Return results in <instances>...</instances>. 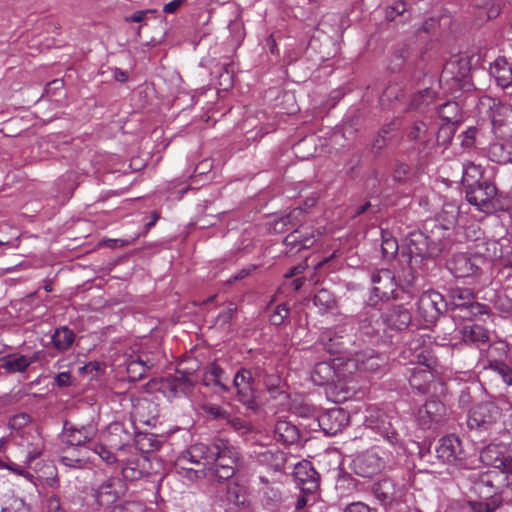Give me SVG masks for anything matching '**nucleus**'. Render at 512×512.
<instances>
[{
	"mask_svg": "<svg viewBox=\"0 0 512 512\" xmlns=\"http://www.w3.org/2000/svg\"><path fill=\"white\" fill-rule=\"evenodd\" d=\"M239 452L227 440L217 439L211 445L196 443L183 451L176 459L178 474L196 481L230 479L236 471Z\"/></svg>",
	"mask_w": 512,
	"mask_h": 512,
	"instance_id": "obj_1",
	"label": "nucleus"
},
{
	"mask_svg": "<svg viewBox=\"0 0 512 512\" xmlns=\"http://www.w3.org/2000/svg\"><path fill=\"white\" fill-rule=\"evenodd\" d=\"M401 357L408 361L412 367L408 368L410 386L425 393L434 380V371L437 361L426 345V339L423 335L415 337L409 347L402 351Z\"/></svg>",
	"mask_w": 512,
	"mask_h": 512,
	"instance_id": "obj_2",
	"label": "nucleus"
},
{
	"mask_svg": "<svg viewBox=\"0 0 512 512\" xmlns=\"http://www.w3.org/2000/svg\"><path fill=\"white\" fill-rule=\"evenodd\" d=\"M347 328L345 326H337L334 328L324 329L320 336L319 342L324 349L330 354L347 353L351 356L348 359V366L355 367L359 371H375L381 366V359L375 355L372 350L356 351L346 347Z\"/></svg>",
	"mask_w": 512,
	"mask_h": 512,
	"instance_id": "obj_3",
	"label": "nucleus"
},
{
	"mask_svg": "<svg viewBox=\"0 0 512 512\" xmlns=\"http://www.w3.org/2000/svg\"><path fill=\"white\" fill-rule=\"evenodd\" d=\"M470 69L467 57L456 56L446 62L440 76L441 85L447 87L454 98L465 102L467 106L475 104L480 97L471 82Z\"/></svg>",
	"mask_w": 512,
	"mask_h": 512,
	"instance_id": "obj_4",
	"label": "nucleus"
},
{
	"mask_svg": "<svg viewBox=\"0 0 512 512\" xmlns=\"http://www.w3.org/2000/svg\"><path fill=\"white\" fill-rule=\"evenodd\" d=\"M467 425L478 431H497L502 437L512 441V414L503 415L494 402H481L468 412Z\"/></svg>",
	"mask_w": 512,
	"mask_h": 512,
	"instance_id": "obj_5",
	"label": "nucleus"
},
{
	"mask_svg": "<svg viewBox=\"0 0 512 512\" xmlns=\"http://www.w3.org/2000/svg\"><path fill=\"white\" fill-rule=\"evenodd\" d=\"M412 317L409 309L402 305L393 306L381 315L377 312L370 313L369 316L360 321V333L372 338L380 335L381 332L391 337L390 332L402 331L411 323Z\"/></svg>",
	"mask_w": 512,
	"mask_h": 512,
	"instance_id": "obj_6",
	"label": "nucleus"
},
{
	"mask_svg": "<svg viewBox=\"0 0 512 512\" xmlns=\"http://www.w3.org/2000/svg\"><path fill=\"white\" fill-rule=\"evenodd\" d=\"M476 253V256L463 252L453 254L446 262L447 269L456 278L471 277L479 274L484 259L493 261L501 257L499 243L495 240L478 244Z\"/></svg>",
	"mask_w": 512,
	"mask_h": 512,
	"instance_id": "obj_7",
	"label": "nucleus"
},
{
	"mask_svg": "<svg viewBox=\"0 0 512 512\" xmlns=\"http://www.w3.org/2000/svg\"><path fill=\"white\" fill-rule=\"evenodd\" d=\"M304 210L301 207L292 209L287 215L282 216L273 224L276 233L292 230L284 239V244L289 252H298L301 249L310 248L316 241L315 234L309 227L301 224Z\"/></svg>",
	"mask_w": 512,
	"mask_h": 512,
	"instance_id": "obj_8",
	"label": "nucleus"
},
{
	"mask_svg": "<svg viewBox=\"0 0 512 512\" xmlns=\"http://www.w3.org/2000/svg\"><path fill=\"white\" fill-rule=\"evenodd\" d=\"M481 117H489L493 133L500 138L512 137V105L483 95L475 103Z\"/></svg>",
	"mask_w": 512,
	"mask_h": 512,
	"instance_id": "obj_9",
	"label": "nucleus"
},
{
	"mask_svg": "<svg viewBox=\"0 0 512 512\" xmlns=\"http://www.w3.org/2000/svg\"><path fill=\"white\" fill-rule=\"evenodd\" d=\"M434 102V91L425 89L413 96L409 109L420 112L434 111V116L442 123L458 125L462 122V108L459 102L447 101L441 105H436Z\"/></svg>",
	"mask_w": 512,
	"mask_h": 512,
	"instance_id": "obj_10",
	"label": "nucleus"
},
{
	"mask_svg": "<svg viewBox=\"0 0 512 512\" xmlns=\"http://www.w3.org/2000/svg\"><path fill=\"white\" fill-rule=\"evenodd\" d=\"M364 425L381 436L397 454L404 450L402 440L392 423V418L383 410L375 406H369L365 411Z\"/></svg>",
	"mask_w": 512,
	"mask_h": 512,
	"instance_id": "obj_11",
	"label": "nucleus"
},
{
	"mask_svg": "<svg viewBox=\"0 0 512 512\" xmlns=\"http://www.w3.org/2000/svg\"><path fill=\"white\" fill-rule=\"evenodd\" d=\"M469 488L481 498H489L498 492L502 484V476L497 470H470L465 475Z\"/></svg>",
	"mask_w": 512,
	"mask_h": 512,
	"instance_id": "obj_12",
	"label": "nucleus"
},
{
	"mask_svg": "<svg viewBox=\"0 0 512 512\" xmlns=\"http://www.w3.org/2000/svg\"><path fill=\"white\" fill-rule=\"evenodd\" d=\"M458 216V206L454 203H445L436 218L425 224L426 230L432 233V240L442 241L448 238L456 226Z\"/></svg>",
	"mask_w": 512,
	"mask_h": 512,
	"instance_id": "obj_13",
	"label": "nucleus"
},
{
	"mask_svg": "<svg viewBox=\"0 0 512 512\" xmlns=\"http://www.w3.org/2000/svg\"><path fill=\"white\" fill-rule=\"evenodd\" d=\"M496 195V186L487 181L477 183L466 191L467 201L475 206L478 211L485 214H490L496 210Z\"/></svg>",
	"mask_w": 512,
	"mask_h": 512,
	"instance_id": "obj_14",
	"label": "nucleus"
},
{
	"mask_svg": "<svg viewBox=\"0 0 512 512\" xmlns=\"http://www.w3.org/2000/svg\"><path fill=\"white\" fill-rule=\"evenodd\" d=\"M371 281L373 284L369 301L375 305L377 300L397 298V283L392 271L382 269L372 274Z\"/></svg>",
	"mask_w": 512,
	"mask_h": 512,
	"instance_id": "obj_15",
	"label": "nucleus"
},
{
	"mask_svg": "<svg viewBox=\"0 0 512 512\" xmlns=\"http://www.w3.org/2000/svg\"><path fill=\"white\" fill-rule=\"evenodd\" d=\"M447 303L442 294L435 290H428L419 297L417 302L418 313L424 322L434 323L446 310Z\"/></svg>",
	"mask_w": 512,
	"mask_h": 512,
	"instance_id": "obj_16",
	"label": "nucleus"
},
{
	"mask_svg": "<svg viewBox=\"0 0 512 512\" xmlns=\"http://www.w3.org/2000/svg\"><path fill=\"white\" fill-rule=\"evenodd\" d=\"M233 385L237 400L247 409L256 410L258 406L252 372L248 369H240L233 378Z\"/></svg>",
	"mask_w": 512,
	"mask_h": 512,
	"instance_id": "obj_17",
	"label": "nucleus"
},
{
	"mask_svg": "<svg viewBox=\"0 0 512 512\" xmlns=\"http://www.w3.org/2000/svg\"><path fill=\"white\" fill-rule=\"evenodd\" d=\"M349 413L341 408L334 407L326 410L318 417V424L326 435H336L349 423Z\"/></svg>",
	"mask_w": 512,
	"mask_h": 512,
	"instance_id": "obj_18",
	"label": "nucleus"
},
{
	"mask_svg": "<svg viewBox=\"0 0 512 512\" xmlns=\"http://www.w3.org/2000/svg\"><path fill=\"white\" fill-rule=\"evenodd\" d=\"M385 460L376 450H367L353 460V468L361 477H372L384 468Z\"/></svg>",
	"mask_w": 512,
	"mask_h": 512,
	"instance_id": "obj_19",
	"label": "nucleus"
},
{
	"mask_svg": "<svg viewBox=\"0 0 512 512\" xmlns=\"http://www.w3.org/2000/svg\"><path fill=\"white\" fill-rule=\"evenodd\" d=\"M445 413V406L437 399H429L421 406L416 415V422L422 429L433 428L438 424Z\"/></svg>",
	"mask_w": 512,
	"mask_h": 512,
	"instance_id": "obj_20",
	"label": "nucleus"
},
{
	"mask_svg": "<svg viewBox=\"0 0 512 512\" xmlns=\"http://www.w3.org/2000/svg\"><path fill=\"white\" fill-rule=\"evenodd\" d=\"M97 434V427L93 423L81 426L64 425L63 438L68 446L86 447L85 444L91 441Z\"/></svg>",
	"mask_w": 512,
	"mask_h": 512,
	"instance_id": "obj_21",
	"label": "nucleus"
},
{
	"mask_svg": "<svg viewBox=\"0 0 512 512\" xmlns=\"http://www.w3.org/2000/svg\"><path fill=\"white\" fill-rule=\"evenodd\" d=\"M294 466L293 475L296 483L305 492H315L318 488V474L309 461H301Z\"/></svg>",
	"mask_w": 512,
	"mask_h": 512,
	"instance_id": "obj_22",
	"label": "nucleus"
},
{
	"mask_svg": "<svg viewBox=\"0 0 512 512\" xmlns=\"http://www.w3.org/2000/svg\"><path fill=\"white\" fill-rule=\"evenodd\" d=\"M41 354V351H35L30 355L10 354L1 360L0 367L10 374L23 373L31 364L39 361Z\"/></svg>",
	"mask_w": 512,
	"mask_h": 512,
	"instance_id": "obj_23",
	"label": "nucleus"
},
{
	"mask_svg": "<svg viewBox=\"0 0 512 512\" xmlns=\"http://www.w3.org/2000/svg\"><path fill=\"white\" fill-rule=\"evenodd\" d=\"M461 453V441L455 435L442 437L436 446L437 457L446 463L460 461Z\"/></svg>",
	"mask_w": 512,
	"mask_h": 512,
	"instance_id": "obj_24",
	"label": "nucleus"
},
{
	"mask_svg": "<svg viewBox=\"0 0 512 512\" xmlns=\"http://www.w3.org/2000/svg\"><path fill=\"white\" fill-rule=\"evenodd\" d=\"M432 234L430 236L425 235L419 231H413L406 237V246L411 256L427 257L433 253L430 251V243L440 242L439 240H432Z\"/></svg>",
	"mask_w": 512,
	"mask_h": 512,
	"instance_id": "obj_25",
	"label": "nucleus"
},
{
	"mask_svg": "<svg viewBox=\"0 0 512 512\" xmlns=\"http://www.w3.org/2000/svg\"><path fill=\"white\" fill-rule=\"evenodd\" d=\"M436 128L437 126L432 121H417L410 127L408 137L418 141L424 147L432 149L434 147Z\"/></svg>",
	"mask_w": 512,
	"mask_h": 512,
	"instance_id": "obj_26",
	"label": "nucleus"
},
{
	"mask_svg": "<svg viewBox=\"0 0 512 512\" xmlns=\"http://www.w3.org/2000/svg\"><path fill=\"white\" fill-rule=\"evenodd\" d=\"M59 461L68 468L83 469L91 462L90 448L69 446L64 450Z\"/></svg>",
	"mask_w": 512,
	"mask_h": 512,
	"instance_id": "obj_27",
	"label": "nucleus"
},
{
	"mask_svg": "<svg viewBox=\"0 0 512 512\" xmlns=\"http://www.w3.org/2000/svg\"><path fill=\"white\" fill-rule=\"evenodd\" d=\"M19 446L25 451L27 464L38 458L44 449V442L36 431H25L21 435Z\"/></svg>",
	"mask_w": 512,
	"mask_h": 512,
	"instance_id": "obj_28",
	"label": "nucleus"
},
{
	"mask_svg": "<svg viewBox=\"0 0 512 512\" xmlns=\"http://www.w3.org/2000/svg\"><path fill=\"white\" fill-rule=\"evenodd\" d=\"M120 486V481L115 478H109L104 481L96 490V499L101 506L108 507L114 504L120 495L117 489Z\"/></svg>",
	"mask_w": 512,
	"mask_h": 512,
	"instance_id": "obj_29",
	"label": "nucleus"
},
{
	"mask_svg": "<svg viewBox=\"0 0 512 512\" xmlns=\"http://www.w3.org/2000/svg\"><path fill=\"white\" fill-rule=\"evenodd\" d=\"M258 462L269 470L280 472L285 469L287 458L284 452L273 448L260 452Z\"/></svg>",
	"mask_w": 512,
	"mask_h": 512,
	"instance_id": "obj_30",
	"label": "nucleus"
},
{
	"mask_svg": "<svg viewBox=\"0 0 512 512\" xmlns=\"http://www.w3.org/2000/svg\"><path fill=\"white\" fill-rule=\"evenodd\" d=\"M488 158L498 164L512 162V139L497 140L488 148Z\"/></svg>",
	"mask_w": 512,
	"mask_h": 512,
	"instance_id": "obj_31",
	"label": "nucleus"
},
{
	"mask_svg": "<svg viewBox=\"0 0 512 512\" xmlns=\"http://www.w3.org/2000/svg\"><path fill=\"white\" fill-rule=\"evenodd\" d=\"M490 75L498 86L506 88L512 84V68L505 58H497L490 66Z\"/></svg>",
	"mask_w": 512,
	"mask_h": 512,
	"instance_id": "obj_32",
	"label": "nucleus"
},
{
	"mask_svg": "<svg viewBox=\"0 0 512 512\" xmlns=\"http://www.w3.org/2000/svg\"><path fill=\"white\" fill-rule=\"evenodd\" d=\"M459 333L466 344L475 345L477 347L489 341L488 330L478 324L464 325L459 330Z\"/></svg>",
	"mask_w": 512,
	"mask_h": 512,
	"instance_id": "obj_33",
	"label": "nucleus"
},
{
	"mask_svg": "<svg viewBox=\"0 0 512 512\" xmlns=\"http://www.w3.org/2000/svg\"><path fill=\"white\" fill-rule=\"evenodd\" d=\"M504 447L498 444H489L484 447L479 455L480 461L487 465L491 466L497 470L500 465H504Z\"/></svg>",
	"mask_w": 512,
	"mask_h": 512,
	"instance_id": "obj_34",
	"label": "nucleus"
},
{
	"mask_svg": "<svg viewBox=\"0 0 512 512\" xmlns=\"http://www.w3.org/2000/svg\"><path fill=\"white\" fill-rule=\"evenodd\" d=\"M224 375V370L217 363H211L204 370L202 379L203 384L206 386H218L221 389L226 390V378Z\"/></svg>",
	"mask_w": 512,
	"mask_h": 512,
	"instance_id": "obj_35",
	"label": "nucleus"
},
{
	"mask_svg": "<svg viewBox=\"0 0 512 512\" xmlns=\"http://www.w3.org/2000/svg\"><path fill=\"white\" fill-rule=\"evenodd\" d=\"M274 433L277 440L284 444H291L298 439V430L296 426L284 420L276 422Z\"/></svg>",
	"mask_w": 512,
	"mask_h": 512,
	"instance_id": "obj_36",
	"label": "nucleus"
},
{
	"mask_svg": "<svg viewBox=\"0 0 512 512\" xmlns=\"http://www.w3.org/2000/svg\"><path fill=\"white\" fill-rule=\"evenodd\" d=\"M75 340L74 332L66 326L57 328L52 335V343L59 351L68 350Z\"/></svg>",
	"mask_w": 512,
	"mask_h": 512,
	"instance_id": "obj_37",
	"label": "nucleus"
},
{
	"mask_svg": "<svg viewBox=\"0 0 512 512\" xmlns=\"http://www.w3.org/2000/svg\"><path fill=\"white\" fill-rule=\"evenodd\" d=\"M334 368L328 361H322L315 365L311 372V380L316 385H324L333 379Z\"/></svg>",
	"mask_w": 512,
	"mask_h": 512,
	"instance_id": "obj_38",
	"label": "nucleus"
},
{
	"mask_svg": "<svg viewBox=\"0 0 512 512\" xmlns=\"http://www.w3.org/2000/svg\"><path fill=\"white\" fill-rule=\"evenodd\" d=\"M437 126L434 136V146H440L444 149L448 147L456 131V125L434 122Z\"/></svg>",
	"mask_w": 512,
	"mask_h": 512,
	"instance_id": "obj_39",
	"label": "nucleus"
},
{
	"mask_svg": "<svg viewBox=\"0 0 512 512\" xmlns=\"http://www.w3.org/2000/svg\"><path fill=\"white\" fill-rule=\"evenodd\" d=\"M472 5L480 9L483 19H493L500 14L501 0H472Z\"/></svg>",
	"mask_w": 512,
	"mask_h": 512,
	"instance_id": "obj_40",
	"label": "nucleus"
},
{
	"mask_svg": "<svg viewBox=\"0 0 512 512\" xmlns=\"http://www.w3.org/2000/svg\"><path fill=\"white\" fill-rule=\"evenodd\" d=\"M460 317L469 320H485L484 317H490V308L485 304L473 301L465 306V308H462Z\"/></svg>",
	"mask_w": 512,
	"mask_h": 512,
	"instance_id": "obj_41",
	"label": "nucleus"
},
{
	"mask_svg": "<svg viewBox=\"0 0 512 512\" xmlns=\"http://www.w3.org/2000/svg\"><path fill=\"white\" fill-rule=\"evenodd\" d=\"M449 295L453 308L459 309L460 311L474 301V294L468 288H453L450 290Z\"/></svg>",
	"mask_w": 512,
	"mask_h": 512,
	"instance_id": "obj_42",
	"label": "nucleus"
},
{
	"mask_svg": "<svg viewBox=\"0 0 512 512\" xmlns=\"http://www.w3.org/2000/svg\"><path fill=\"white\" fill-rule=\"evenodd\" d=\"M482 173L480 165H476L472 161H465L462 164V183L467 187L474 186V183L481 178Z\"/></svg>",
	"mask_w": 512,
	"mask_h": 512,
	"instance_id": "obj_43",
	"label": "nucleus"
},
{
	"mask_svg": "<svg viewBox=\"0 0 512 512\" xmlns=\"http://www.w3.org/2000/svg\"><path fill=\"white\" fill-rule=\"evenodd\" d=\"M478 134L479 129L475 126H470L460 133L458 138L461 148L466 152H471L476 147Z\"/></svg>",
	"mask_w": 512,
	"mask_h": 512,
	"instance_id": "obj_44",
	"label": "nucleus"
},
{
	"mask_svg": "<svg viewBox=\"0 0 512 512\" xmlns=\"http://www.w3.org/2000/svg\"><path fill=\"white\" fill-rule=\"evenodd\" d=\"M226 500L235 505L240 506L245 503V489L235 482L227 484L226 488Z\"/></svg>",
	"mask_w": 512,
	"mask_h": 512,
	"instance_id": "obj_45",
	"label": "nucleus"
},
{
	"mask_svg": "<svg viewBox=\"0 0 512 512\" xmlns=\"http://www.w3.org/2000/svg\"><path fill=\"white\" fill-rule=\"evenodd\" d=\"M313 301L314 304L322 311H326L335 305V298L327 289L319 290L315 294Z\"/></svg>",
	"mask_w": 512,
	"mask_h": 512,
	"instance_id": "obj_46",
	"label": "nucleus"
},
{
	"mask_svg": "<svg viewBox=\"0 0 512 512\" xmlns=\"http://www.w3.org/2000/svg\"><path fill=\"white\" fill-rule=\"evenodd\" d=\"M398 251L397 240L389 233L382 231V252L385 257H393Z\"/></svg>",
	"mask_w": 512,
	"mask_h": 512,
	"instance_id": "obj_47",
	"label": "nucleus"
},
{
	"mask_svg": "<svg viewBox=\"0 0 512 512\" xmlns=\"http://www.w3.org/2000/svg\"><path fill=\"white\" fill-rule=\"evenodd\" d=\"M90 453L97 455L107 465L115 464L118 461L117 456L103 444L95 445L90 449Z\"/></svg>",
	"mask_w": 512,
	"mask_h": 512,
	"instance_id": "obj_48",
	"label": "nucleus"
},
{
	"mask_svg": "<svg viewBox=\"0 0 512 512\" xmlns=\"http://www.w3.org/2000/svg\"><path fill=\"white\" fill-rule=\"evenodd\" d=\"M147 366L145 362L137 357L136 359H132L127 364V372L133 379H140L143 377L146 372Z\"/></svg>",
	"mask_w": 512,
	"mask_h": 512,
	"instance_id": "obj_49",
	"label": "nucleus"
},
{
	"mask_svg": "<svg viewBox=\"0 0 512 512\" xmlns=\"http://www.w3.org/2000/svg\"><path fill=\"white\" fill-rule=\"evenodd\" d=\"M491 368L495 371L502 379V381L512 386V368L504 362L496 361L491 364Z\"/></svg>",
	"mask_w": 512,
	"mask_h": 512,
	"instance_id": "obj_50",
	"label": "nucleus"
},
{
	"mask_svg": "<svg viewBox=\"0 0 512 512\" xmlns=\"http://www.w3.org/2000/svg\"><path fill=\"white\" fill-rule=\"evenodd\" d=\"M407 10V4L403 1H396L386 8L385 17L389 21H393L397 16L402 15Z\"/></svg>",
	"mask_w": 512,
	"mask_h": 512,
	"instance_id": "obj_51",
	"label": "nucleus"
},
{
	"mask_svg": "<svg viewBox=\"0 0 512 512\" xmlns=\"http://www.w3.org/2000/svg\"><path fill=\"white\" fill-rule=\"evenodd\" d=\"M227 422L229 425L240 434H247L252 430V426L246 420L239 417H229L227 418Z\"/></svg>",
	"mask_w": 512,
	"mask_h": 512,
	"instance_id": "obj_52",
	"label": "nucleus"
},
{
	"mask_svg": "<svg viewBox=\"0 0 512 512\" xmlns=\"http://www.w3.org/2000/svg\"><path fill=\"white\" fill-rule=\"evenodd\" d=\"M289 314V309L285 304H279L275 311L270 315V322L273 325H281Z\"/></svg>",
	"mask_w": 512,
	"mask_h": 512,
	"instance_id": "obj_53",
	"label": "nucleus"
},
{
	"mask_svg": "<svg viewBox=\"0 0 512 512\" xmlns=\"http://www.w3.org/2000/svg\"><path fill=\"white\" fill-rule=\"evenodd\" d=\"M122 474L124 478L129 480L137 479L141 476L142 472L141 470L137 469L136 464L133 461H128L123 467H122Z\"/></svg>",
	"mask_w": 512,
	"mask_h": 512,
	"instance_id": "obj_54",
	"label": "nucleus"
},
{
	"mask_svg": "<svg viewBox=\"0 0 512 512\" xmlns=\"http://www.w3.org/2000/svg\"><path fill=\"white\" fill-rule=\"evenodd\" d=\"M29 421L30 417L25 413H21L10 419L9 426L12 430H19L24 428L29 423Z\"/></svg>",
	"mask_w": 512,
	"mask_h": 512,
	"instance_id": "obj_55",
	"label": "nucleus"
},
{
	"mask_svg": "<svg viewBox=\"0 0 512 512\" xmlns=\"http://www.w3.org/2000/svg\"><path fill=\"white\" fill-rule=\"evenodd\" d=\"M205 411L214 418L225 419L229 417V414L221 407L215 404H209L205 406Z\"/></svg>",
	"mask_w": 512,
	"mask_h": 512,
	"instance_id": "obj_56",
	"label": "nucleus"
},
{
	"mask_svg": "<svg viewBox=\"0 0 512 512\" xmlns=\"http://www.w3.org/2000/svg\"><path fill=\"white\" fill-rule=\"evenodd\" d=\"M54 383L58 387H68L71 385V373L69 371L58 373L54 377Z\"/></svg>",
	"mask_w": 512,
	"mask_h": 512,
	"instance_id": "obj_57",
	"label": "nucleus"
},
{
	"mask_svg": "<svg viewBox=\"0 0 512 512\" xmlns=\"http://www.w3.org/2000/svg\"><path fill=\"white\" fill-rule=\"evenodd\" d=\"M236 310L237 307L234 304H229L228 307L219 314L218 320L224 324L229 323Z\"/></svg>",
	"mask_w": 512,
	"mask_h": 512,
	"instance_id": "obj_58",
	"label": "nucleus"
},
{
	"mask_svg": "<svg viewBox=\"0 0 512 512\" xmlns=\"http://www.w3.org/2000/svg\"><path fill=\"white\" fill-rule=\"evenodd\" d=\"M344 512H375L362 502H354L348 505Z\"/></svg>",
	"mask_w": 512,
	"mask_h": 512,
	"instance_id": "obj_59",
	"label": "nucleus"
},
{
	"mask_svg": "<svg viewBox=\"0 0 512 512\" xmlns=\"http://www.w3.org/2000/svg\"><path fill=\"white\" fill-rule=\"evenodd\" d=\"M504 465H500L497 472L501 473L502 481L505 479V475H512V457H505L503 460Z\"/></svg>",
	"mask_w": 512,
	"mask_h": 512,
	"instance_id": "obj_60",
	"label": "nucleus"
},
{
	"mask_svg": "<svg viewBox=\"0 0 512 512\" xmlns=\"http://www.w3.org/2000/svg\"><path fill=\"white\" fill-rule=\"evenodd\" d=\"M2 469H8V470L14 472L15 474L21 475L25 478L32 477V475L28 471H26L25 469L21 468L20 466H18L17 464H15L13 462L5 463V466Z\"/></svg>",
	"mask_w": 512,
	"mask_h": 512,
	"instance_id": "obj_61",
	"label": "nucleus"
},
{
	"mask_svg": "<svg viewBox=\"0 0 512 512\" xmlns=\"http://www.w3.org/2000/svg\"><path fill=\"white\" fill-rule=\"evenodd\" d=\"M185 1L186 0H172L164 5L163 12L165 14H173L185 3Z\"/></svg>",
	"mask_w": 512,
	"mask_h": 512,
	"instance_id": "obj_62",
	"label": "nucleus"
},
{
	"mask_svg": "<svg viewBox=\"0 0 512 512\" xmlns=\"http://www.w3.org/2000/svg\"><path fill=\"white\" fill-rule=\"evenodd\" d=\"M61 508L60 498L57 495H52L47 499V509L50 512H58Z\"/></svg>",
	"mask_w": 512,
	"mask_h": 512,
	"instance_id": "obj_63",
	"label": "nucleus"
},
{
	"mask_svg": "<svg viewBox=\"0 0 512 512\" xmlns=\"http://www.w3.org/2000/svg\"><path fill=\"white\" fill-rule=\"evenodd\" d=\"M473 511L474 512H498V509L496 507H492L488 503H476L473 505Z\"/></svg>",
	"mask_w": 512,
	"mask_h": 512,
	"instance_id": "obj_64",
	"label": "nucleus"
}]
</instances>
